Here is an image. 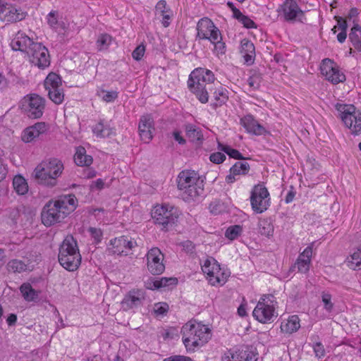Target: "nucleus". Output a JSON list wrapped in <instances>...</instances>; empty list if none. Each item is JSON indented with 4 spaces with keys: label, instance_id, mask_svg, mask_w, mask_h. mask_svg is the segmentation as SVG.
<instances>
[{
    "label": "nucleus",
    "instance_id": "7",
    "mask_svg": "<svg viewBox=\"0 0 361 361\" xmlns=\"http://www.w3.org/2000/svg\"><path fill=\"white\" fill-rule=\"evenodd\" d=\"M152 216L157 224L167 231L177 221L178 214L173 207L169 209L166 206L157 205L152 210Z\"/></svg>",
    "mask_w": 361,
    "mask_h": 361
},
{
    "label": "nucleus",
    "instance_id": "8",
    "mask_svg": "<svg viewBox=\"0 0 361 361\" xmlns=\"http://www.w3.org/2000/svg\"><path fill=\"white\" fill-rule=\"evenodd\" d=\"M274 296L263 295L253 310V317L259 322L266 324L270 322L274 316Z\"/></svg>",
    "mask_w": 361,
    "mask_h": 361
},
{
    "label": "nucleus",
    "instance_id": "15",
    "mask_svg": "<svg viewBox=\"0 0 361 361\" xmlns=\"http://www.w3.org/2000/svg\"><path fill=\"white\" fill-rule=\"evenodd\" d=\"M320 70L326 79L333 84H338L345 80V75L340 71L336 64L329 59H324L322 61Z\"/></svg>",
    "mask_w": 361,
    "mask_h": 361
},
{
    "label": "nucleus",
    "instance_id": "57",
    "mask_svg": "<svg viewBox=\"0 0 361 361\" xmlns=\"http://www.w3.org/2000/svg\"><path fill=\"white\" fill-rule=\"evenodd\" d=\"M260 82L261 78L257 75L250 76L247 80L248 85L253 89H257L259 87Z\"/></svg>",
    "mask_w": 361,
    "mask_h": 361
},
{
    "label": "nucleus",
    "instance_id": "20",
    "mask_svg": "<svg viewBox=\"0 0 361 361\" xmlns=\"http://www.w3.org/2000/svg\"><path fill=\"white\" fill-rule=\"evenodd\" d=\"M112 245V252L116 255H127L128 250H132L137 245L136 241L133 239H128L126 236H121L111 240Z\"/></svg>",
    "mask_w": 361,
    "mask_h": 361
},
{
    "label": "nucleus",
    "instance_id": "64",
    "mask_svg": "<svg viewBox=\"0 0 361 361\" xmlns=\"http://www.w3.org/2000/svg\"><path fill=\"white\" fill-rule=\"evenodd\" d=\"M173 135L174 139L180 145H183L185 143V140L180 135V133L179 131H174L173 133Z\"/></svg>",
    "mask_w": 361,
    "mask_h": 361
},
{
    "label": "nucleus",
    "instance_id": "62",
    "mask_svg": "<svg viewBox=\"0 0 361 361\" xmlns=\"http://www.w3.org/2000/svg\"><path fill=\"white\" fill-rule=\"evenodd\" d=\"M157 281V279L154 278L149 279L147 281H145V287L147 289L154 290L157 289V287H155L156 283Z\"/></svg>",
    "mask_w": 361,
    "mask_h": 361
},
{
    "label": "nucleus",
    "instance_id": "48",
    "mask_svg": "<svg viewBox=\"0 0 361 361\" xmlns=\"http://www.w3.org/2000/svg\"><path fill=\"white\" fill-rule=\"evenodd\" d=\"M322 300L326 311L331 312L333 310L334 304L331 302V295L329 293H322Z\"/></svg>",
    "mask_w": 361,
    "mask_h": 361
},
{
    "label": "nucleus",
    "instance_id": "19",
    "mask_svg": "<svg viewBox=\"0 0 361 361\" xmlns=\"http://www.w3.org/2000/svg\"><path fill=\"white\" fill-rule=\"evenodd\" d=\"M154 130V121L152 116L149 114L142 116L138 126L141 140L145 143H149L153 138Z\"/></svg>",
    "mask_w": 361,
    "mask_h": 361
},
{
    "label": "nucleus",
    "instance_id": "37",
    "mask_svg": "<svg viewBox=\"0 0 361 361\" xmlns=\"http://www.w3.org/2000/svg\"><path fill=\"white\" fill-rule=\"evenodd\" d=\"M13 185L19 195H25L28 191V185L25 179L21 176H16L13 180Z\"/></svg>",
    "mask_w": 361,
    "mask_h": 361
},
{
    "label": "nucleus",
    "instance_id": "33",
    "mask_svg": "<svg viewBox=\"0 0 361 361\" xmlns=\"http://www.w3.org/2000/svg\"><path fill=\"white\" fill-rule=\"evenodd\" d=\"M345 264L350 269L353 270L361 269V246L354 250L346 259Z\"/></svg>",
    "mask_w": 361,
    "mask_h": 361
},
{
    "label": "nucleus",
    "instance_id": "59",
    "mask_svg": "<svg viewBox=\"0 0 361 361\" xmlns=\"http://www.w3.org/2000/svg\"><path fill=\"white\" fill-rule=\"evenodd\" d=\"M245 361H256L257 360V354L250 349L249 348L246 347L245 349Z\"/></svg>",
    "mask_w": 361,
    "mask_h": 361
},
{
    "label": "nucleus",
    "instance_id": "18",
    "mask_svg": "<svg viewBox=\"0 0 361 361\" xmlns=\"http://www.w3.org/2000/svg\"><path fill=\"white\" fill-rule=\"evenodd\" d=\"M145 299V293L142 289H133L124 297L121 302L124 310L136 308L141 306Z\"/></svg>",
    "mask_w": 361,
    "mask_h": 361
},
{
    "label": "nucleus",
    "instance_id": "12",
    "mask_svg": "<svg viewBox=\"0 0 361 361\" xmlns=\"http://www.w3.org/2000/svg\"><path fill=\"white\" fill-rule=\"evenodd\" d=\"M24 110L30 118H39L44 112L45 100L38 94H30L24 99Z\"/></svg>",
    "mask_w": 361,
    "mask_h": 361
},
{
    "label": "nucleus",
    "instance_id": "58",
    "mask_svg": "<svg viewBox=\"0 0 361 361\" xmlns=\"http://www.w3.org/2000/svg\"><path fill=\"white\" fill-rule=\"evenodd\" d=\"M89 232L91 234V236L96 240V243H99L102 240V232L100 229L90 227L89 228Z\"/></svg>",
    "mask_w": 361,
    "mask_h": 361
},
{
    "label": "nucleus",
    "instance_id": "2",
    "mask_svg": "<svg viewBox=\"0 0 361 361\" xmlns=\"http://www.w3.org/2000/svg\"><path fill=\"white\" fill-rule=\"evenodd\" d=\"M78 200L73 194L62 195L54 202L49 201L44 207L41 217L46 226L61 222L77 207Z\"/></svg>",
    "mask_w": 361,
    "mask_h": 361
},
{
    "label": "nucleus",
    "instance_id": "36",
    "mask_svg": "<svg viewBox=\"0 0 361 361\" xmlns=\"http://www.w3.org/2000/svg\"><path fill=\"white\" fill-rule=\"evenodd\" d=\"M185 132L192 142H201L203 140V135L200 129L192 124L185 126Z\"/></svg>",
    "mask_w": 361,
    "mask_h": 361
},
{
    "label": "nucleus",
    "instance_id": "29",
    "mask_svg": "<svg viewBox=\"0 0 361 361\" xmlns=\"http://www.w3.org/2000/svg\"><path fill=\"white\" fill-rule=\"evenodd\" d=\"M231 272L229 270L225 268H221L219 266V269L214 271V274L209 278V282L212 286L224 285L228 278L230 276Z\"/></svg>",
    "mask_w": 361,
    "mask_h": 361
},
{
    "label": "nucleus",
    "instance_id": "52",
    "mask_svg": "<svg viewBox=\"0 0 361 361\" xmlns=\"http://www.w3.org/2000/svg\"><path fill=\"white\" fill-rule=\"evenodd\" d=\"M214 44L215 50L219 54L225 53V44L222 42V37L221 32L219 33V38L216 41H210Z\"/></svg>",
    "mask_w": 361,
    "mask_h": 361
},
{
    "label": "nucleus",
    "instance_id": "30",
    "mask_svg": "<svg viewBox=\"0 0 361 361\" xmlns=\"http://www.w3.org/2000/svg\"><path fill=\"white\" fill-rule=\"evenodd\" d=\"M300 327V319L298 315L289 317L288 319L282 322L281 324V331L289 334L297 331Z\"/></svg>",
    "mask_w": 361,
    "mask_h": 361
},
{
    "label": "nucleus",
    "instance_id": "5",
    "mask_svg": "<svg viewBox=\"0 0 361 361\" xmlns=\"http://www.w3.org/2000/svg\"><path fill=\"white\" fill-rule=\"evenodd\" d=\"M81 255L76 240L72 235H68L59 247V262L69 271H74L81 264Z\"/></svg>",
    "mask_w": 361,
    "mask_h": 361
},
{
    "label": "nucleus",
    "instance_id": "17",
    "mask_svg": "<svg viewBox=\"0 0 361 361\" xmlns=\"http://www.w3.org/2000/svg\"><path fill=\"white\" fill-rule=\"evenodd\" d=\"M27 13L11 4H0V20L7 23H16L25 18Z\"/></svg>",
    "mask_w": 361,
    "mask_h": 361
},
{
    "label": "nucleus",
    "instance_id": "16",
    "mask_svg": "<svg viewBox=\"0 0 361 361\" xmlns=\"http://www.w3.org/2000/svg\"><path fill=\"white\" fill-rule=\"evenodd\" d=\"M164 254L158 247H152L147 254V269L153 275H159L163 273L165 266L163 263Z\"/></svg>",
    "mask_w": 361,
    "mask_h": 361
},
{
    "label": "nucleus",
    "instance_id": "10",
    "mask_svg": "<svg viewBox=\"0 0 361 361\" xmlns=\"http://www.w3.org/2000/svg\"><path fill=\"white\" fill-rule=\"evenodd\" d=\"M44 87L53 102L56 104L63 102L64 94L61 88V79L59 75L54 73H49L44 80Z\"/></svg>",
    "mask_w": 361,
    "mask_h": 361
},
{
    "label": "nucleus",
    "instance_id": "50",
    "mask_svg": "<svg viewBox=\"0 0 361 361\" xmlns=\"http://www.w3.org/2000/svg\"><path fill=\"white\" fill-rule=\"evenodd\" d=\"M313 350L315 354V356L320 359L324 357L325 355V350L324 348V345L322 344L321 342H317L315 343L313 346Z\"/></svg>",
    "mask_w": 361,
    "mask_h": 361
},
{
    "label": "nucleus",
    "instance_id": "34",
    "mask_svg": "<svg viewBox=\"0 0 361 361\" xmlns=\"http://www.w3.org/2000/svg\"><path fill=\"white\" fill-rule=\"evenodd\" d=\"M349 39L355 49L361 51V27L358 24L354 25L351 28Z\"/></svg>",
    "mask_w": 361,
    "mask_h": 361
},
{
    "label": "nucleus",
    "instance_id": "45",
    "mask_svg": "<svg viewBox=\"0 0 361 361\" xmlns=\"http://www.w3.org/2000/svg\"><path fill=\"white\" fill-rule=\"evenodd\" d=\"M25 207H20L18 208H16V209H13L11 212V218L16 223L17 220L19 219H21V220L23 219L24 217L26 216L25 213Z\"/></svg>",
    "mask_w": 361,
    "mask_h": 361
},
{
    "label": "nucleus",
    "instance_id": "28",
    "mask_svg": "<svg viewBox=\"0 0 361 361\" xmlns=\"http://www.w3.org/2000/svg\"><path fill=\"white\" fill-rule=\"evenodd\" d=\"M250 171V165L247 162H236L231 169L230 173L226 178L228 183H232L236 180V176L246 175Z\"/></svg>",
    "mask_w": 361,
    "mask_h": 361
},
{
    "label": "nucleus",
    "instance_id": "61",
    "mask_svg": "<svg viewBox=\"0 0 361 361\" xmlns=\"http://www.w3.org/2000/svg\"><path fill=\"white\" fill-rule=\"evenodd\" d=\"M338 21V25L337 26H334V27L332 29V30L334 31V32H336V28L338 27L339 29L341 30V31L343 30H347V27H348V25H347V23H346V20H344L343 18L339 17L337 20Z\"/></svg>",
    "mask_w": 361,
    "mask_h": 361
},
{
    "label": "nucleus",
    "instance_id": "60",
    "mask_svg": "<svg viewBox=\"0 0 361 361\" xmlns=\"http://www.w3.org/2000/svg\"><path fill=\"white\" fill-rule=\"evenodd\" d=\"M155 8L156 11L160 14H164L168 12V11L166 10V3L164 0L159 1L157 4Z\"/></svg>",
    "mask_w": 361,
    "mask_h": 361
},
{
    "label": "nucleus",
    "instance_id": "31",
    "mask_svg": "<svg viewBox=\"0 0 361 361\" xmlns=\"http://www.w3.org/2000/svg\"><path fill=\"white\" fill-rule=\"evenodd\" d=\"M92 157L86 154V150L83 147H78L74 156V161L78 166H89L92 163Z\"/></svg>",
    "mask_w": 361,
    "mask_h": 361
},
{
    "label": "nucleus",
    "instance_id": "41",
    "mask_svg": "<svg viewBox=\"0 0 361 361\" xmlns=\"http://www.w3.org/2000/svg\"><path fill=\"white\" fill-rule=\"evenodd\" d=\"M112 38L107 34L100 35L97 40V44L99 50L106 49L111 44Z\"/></svg>",
    "mask_w": 361,
    "mask_h": 361
},
{
    "label": "nucleus",
    "instance_id": "6",
    "mask_svg": "<svg viewBox=\"0 0 361 361\" xmlns=\"http://www.w3.org/2000/svg\"><path fill=\"white\" fill-rule=\"evenodd\" d=\"M336 109L345 126L351 130L353 134L361 133V116L360 114L356 115L355 108L353 105L336 104Z\"/></svg>",
    "mask_w": 361,
    "mask_h": 361
},
{
    "label": "nucleus",
    "instance_id": "39",
    "mask_svg": "<svg viewBox=\"0 0 361 361\" xmlns=\"http://www.w3.org/2000/svg\"><path fill=\"white\" fill-rule=\"evenodd\" d=\"M8 270L13 273H20L27 269V264L19 259H12L7 264Z\"/></svg>",
    "mask_w": 361,
    "mask_h": 361
},
{
    "label": "nucleus",
    "instance_id": "38",
    "mask_svg": "<svg viewBox=\"0 0 361 361\" xmlns=\"http://www.w3.org/2000/svg\"><path fill=\"white\" fill-rule=\"evenodd\" d=\"M259 232L265 236H271L274 232V226L268 219H261L258 223Z\"/></svg>",
    "mask_w": 361,
    "mask_h": 361
},
{
    "label": "nucleus",
    "instance_id": "11",
    "mask_svg": "<svg viewBox=\"0 0 361 361\" xmlns=\"http://www.w3.org/2000/svg\"><path fill=\"white\" fill-rule=\"evenodd\" d=\"M27 54L30 61L39 68L44 69L50 65L49 51L41 43L35 42Z\"/></svg>",
    "mask_w": 361,
    "mask_h": 361
},
{
    "label": "nucleus",
    "instance_id": "63",
    "mask_svg": "<svg viewBox=\"0 0 361 361\" xmlns=\"http://www.w3.org/2000/svg\"><path fill=\"white\" fill-rule=\"evenodd\" d=\"M7 174V169L3 164L1 159H0V182L3 180Z\"/></svg>",
    "mask_w": 361,
    "mask_h": 361
},
{
    "label": "nucleus",
    "instance_id": "1",
    "mask_svg": "<svg viewBox=\"0 0 361 361\" xmlns=\"http://www.w3.org/2000/svg\"><path fill=\"white\" fill-rule=\"evenodd\" d=\"M214 73L207 69L198 68L191 72L188 81L189 90L196 95L199 101L203 104L208 102L209 92H212L216 105H222L228 99V90L217 82L216 87Z\"/></svg>",
    "mask_w": 361,
    "mask_h": 361
},
{
    "label": "nucleus",
    "instance_id": "24",
    "mask_svg": "<svg viewBox=\"0 0 361 361\" xmlns=\"http://www.w3.org/2000/svg\"><path fill=\"white\" fill-rule=\"evenodd\" d=\"M32 41L28 36L23 32H18L11 42L12 49L15 51H20L22 52L28 53V49L34 44Z\"/></svg>",
    "mask_w": 361,
    "mask_h": 361
},
{
    "label": "nucleus",
    "instance_id": "56",
    "mask_svg": "<svg viewBox=\"0 0 361 361\" xmlns=\"http://www.w3.org/2000/svg\"><path fill=\"white\" fill-rule=\"evenodd\" d=\"M238 21L240 22L246 28L257 27L255 23L247 16H243Z\"/></svg>",
    "mask_w": 361,
    "mask_h": 361
},
{
    "label": "nucleus",
    "instance_id": "22",
    "mask_svg": "<svg viewBox=\"0 0 361 361\" xmlns=\"http://www.w3.org/2000/svg\"><path fill=\"white\" fill-rule=\"evenodd\" d=\"M201 179V177L195 171H182L179 173L176 179L178 189L179 190H185L191 184L195 183V181L198 182Z\"/></svg>",
    "mask_w": 361,
    "mask_h": 361
},
{
    "label": "nucleus",
    "instance_id": "42",
    "mask_svg": "<svg viewBox=\"0 0 361 361\" xmlns=\"http://www.w3.org/2000/svg\"><path fill=\"white\" fill-rule=\"evenodd\" d=\"M242 230V227L239 225L232 226L226 229L225 235L230 240H234L240 234Z\"/></svg>",
    "mask_w": 361,
    "mask_h": 361
},
{
    "label": "nucleus",
    "instance_id": "3",
    "mask_svg": "<svg viewBox=\"0 0 361 361\" xmlns=\"http://www.w3.org/2000/svg\"><path fill=\"white\" fill-rule=\"evenodd\" d=\"M183 342L188 350L194 351L204 345L212 337L211 330L207 326L196 321H189L181 328Z\"/></svg>",
    "mask_w": 361,
    "mask_h": 361
},
{
    "label": "nucleus",
    "instance_id": "43",
    "mask_svg": "<svg viewBox=\"0 0 361 361\" xmlns=\"http://www.w3.org/2000/svg\"><path fill=\"white\" fill-rule=\"evenodd\" d=\"M157 285L155 287H157V289L160 288L167 287L171 285H176L178 283V279L176 278H166L162 277L160 279H157V281L155 282Z\"/></svg>",
    "mask_w": 361,
    "mask_h": 361
},
{
    "label": "nucleus",
    "instance_id": "23",
    "mask_svg": "<svg viewBox=\"0 0 361 361\" xmlns=\"http://www.w3.org/2000/svg\"><path fill=\"white\" fill-rule=\"evenodd\" d=\"M47 130L45 123L39 122L35 125L25 128L22 134V140L25 142H31L40 135L44 133Z\"/></svg>",
    "mask_w": 361,
    "mask_h": 361
},
{
    "label": "nucleus",
    "instance_id": "26",
    "mask_svg": "<svg viewBox=\"0 0 361 361\" xmlns=\"http://www.w3.org/2000/svg\"><path fill=\"white\" fill-rule=\"evenodd\" d=\"M312 255V245L307 246L304 251L300 254L294 268H297L298 271L301 273H306L310 269L311 257Z\"/></svg>",
    "mask_w": 361,
    "mask_h": 361
},
{
    "label": "nucleus",
    "instance_id": "51",
    "mask_svg": "<svg viewBox=\"0 0 361 361\" xmlns=\"http://www.w3.org/2000/svg\"><path fill=\"white\" fill-rule=\"evenodd\" d=\"M145 51V47L143 44L137 46L132 53L133 58L136 60H140L144 56Z\"/></svg>",
    "mask_w": 361,
    "mask_h": 361
},
{
    "label": "nucleus",
    "instance_id": "27",
    "mask_svg": "<svg viewBox=\"0 0 361 361\" xmlns=\"http://www.w3.org/2000/svg\"><path fill=\"white\" fill-rule=\"evenodd\" d=\"M240 54L245 60V63L250 66L254 63L255 59V47L254 44L245 38L240 42Z\"/></svg>",
    "mask_w": 361,
    "mask_h": 361
},
{
    "label": "nucleus",
    "instance_id": "21",
    "mask_svg": "<svg viewBox=\"0 0 361 361\" xmlns=\"http://www.w3.org/2000/svg\"><path fill=\"white\" fill-rule=\"evenodd\" d=\"M180 196L185 202H190L195 200L199 196L202 195L204 192V180H200L198 182L191 184L190 186L180 190Z\"/></svg>",
    "mask_w": 361,
    "mask_h": 361
},
{
    "label": "nucleus",
    "instance_id": "54",
    "mask_svg": "<svg viewBox=\"0 0 361 361\" xmlns=\"http://www.w3.org/2000/svg\"><path fill=\"white\" fill-rule=\"evenodd\" d=\"M154 312L158 315H163L167 312L169 305L166 303H157L154 305Z\"/></svg>",
    "mask_w": 361,
    "mask_h": 361
},
{
    "label": "nucleus",
    "instance_id": "14",
    "mask_svg": "<svg viewBox=\"0 0 361 361\" xmlns=\"http://www.w3.org/2000/svg\"><path fill=\"white\" fill-rule=\"evenodd\" d=\"M282 12L284 20L294 23L299 21L303 23L305 19L304 12L299 8L295 0H286L278 12Z\"/></svg>",
    "mask_w": 361,
    "mask_h": 361
},
{
    "label": "nucleus",
    "instance_id": "44",
    "mask_svg": "<svg viewBox=\"0 0 361 361\" xmlns=\"http://www.w3.org/2000/svg\"><path fill=\"white\" fill-rule=\"evenodd\" d=\"M47 23L52 29H56L58 27V11H51L47 16Z\"/></svg>",
    "mask_w": 361,
    "mask_h": 361
},
{
    "label": "nucleus",
    "instance_id": "55",
    "mask_svg": "<svg viewBox=\"0 0 361 361\" xmlns=\"http://www.w3.org/2000/svg\"><path fill=\"white\" fill-rule=\"evenodd\" d=\"M105 126L103 123H98L92 129L94 134L98 137H106V135H104Z\"/></svg>",
    "mask_w": 361,
    "mask_h": 361
},
{
    "label": "nucleus",
    "instance_id": "35",
    "mask_svg": "<svg viewBox=\"0 0 361 361\" xmlns=\"http://www.w3.org/2000/svg\"><path fill=\"white\" fill-rule=\"evenodd\" d=\"M20 290L26 301H35L38 298V293L28 283H23L20 287Z\"/></svg>",
    "mask_w": 361,
    "mask_h": 361
},
{
    "label": "nucleus",
    "instance_id": "40",
    "mask_svg": "<svg viewBox=\"0 0 361 361\" xmlns=\"http://www.w3.org/2000/svg\"><path fill=\"white\" fill-rule=\"evenodd\" d=\"M218 148L221 151L224 152L226 153L231 158H233L235 159H245V158L243 157L242 154L237 149L231 148L228 145H224L221 143H218Z\"/></svg>",
    "mask_w": 361,
    "mask_h": 361
},
{
    "label": "nucleus",
    "instance_id": "32",
    "mask_svg": "<svg viewBox=\"0 0 361 361\" xmlns=\"http://www.w3.org/2000/svg\"><path fill=\"white\" fill-rule=\"evenodd\" d=\"M202 270L204 274H207V279L209 280L212 274H214V271L219 269V264L218 262L212 257H207L202 264H201Z\"/></svg>",
    "mask_w": 361,
    "mask_h": 361
},
{
    "label": "nucleus",
    "instance_id": "4",
    "mask_svg": "<svg viewBox=\"0 0 361 361\" xmlns=\"http://www.w3.org/2000/svg\"><path fill=\"white\" fill-rule=\"evenodd\" d=\"M63 170L62 161L58 159L52 158L44 160L37 166L32 176L38 183L54 187L57 183V178L59 177Z\"/></svg>",
    "mask_w": 361,
    "mask_h": 361
},
{
    "label": "nucleus",
    "instance_id": "49",
    "mask_svg": "<svg viewBox=\"0 0 361 361\" xmlns=\"http://www.w3.org/2000/svg\"><path fill=\"white\" fill-rule=\"evenodd\" d=\"M209 209L212 214H219L224 210V206L219 200H215L209 204Z\"/></svg>",
    "mask_w": 361,
    "mask_h": 361
},
{
    "label": "nucleus",
    "instance_id": "25",
    "mask_svg": "<svg viewBox=\"0 0 361 361\" xmlns=\"http://www.w3.org/2000/svg\"><path fill=\"white\" fill-rule=\"evenodd\" d=\"M240 123L248 133L253 135H261L266 132L265 128L250 114L243 117L240 119Z\"/></svg>",
    "mask_w": 361,
    "mask_h": 361
},
{
    "label": "nucleus",
    "instance_id": "13",
    "mask_svg": "<svg viewBox=\"0 0 361 361\" xmlns=\"http://www.w3.org/2000/svg\"><path fill=\"white\" fill-rule=\"evenodd\" d=\"M197 37L201 39L216 41L219 38L220 31L208 18L200 19L197 25Z\"/></svg>",
    "mask_w": 361,
    "mask_h": 361
},
{
    "label": "nucleus",
    "instance_id": "9",
    "mask_svg": "<svg viewBox=\"0 0 361 361\" xmlns=\"http://www.w3.org/2000/svg\"><path fill=\"white\" fill-rule=\"evenodd\" d=\"M250 203L253 211L257 214L265 212L269 207V193L262 184L254 186L251 191Z\"/></svg>",
    "mask_w": 361,
    "mask_h": 361
},
{
    "label": "nucleus",
    "instance_id": "46",
    "mask_svg": "<svg viewBox=\"0 0 361 361\" xmlns=\"http://www.w3.org/2000/svg\"><path fill=\"white\" fill-rule=\"evenodd\" d=\"M104 101L111 102L114 101L118 97V92L116 91H106L102 90L99 94Z\"/></svg>",
    "mask_w": 361,
    "mask_h": 361
},
{
    "label": "nucleus",
    "instance_id": "47",
    "mask_svg": "<svg viewBox=\"0 0 361 361\" xmlns=\"http://www.w3.org/2000/svg\"><path fill=\"white\" fill-rule=\"evenodd\" d=\"M231 357H227L228 361H245V349H239L233 353H231Z\"/></svg>",
    "mask_w": 361,
    "mask_h": 361
},
{
    "label": "nucleus",
    "instance_id": "53",
    "mask_svg": "<svg viewBox=\"0 0 361 361\" xmlns=\"http://www.w3.org/2000/svg\"><path fill=\"white\" fill-rule=\"evenodd\" d=\"M225 159V154L219 152L212 153L209 157V160L214 164H221Z\"/></svg>",
    "mask_w": 361,
    "mask_h": 361
}]
</instances>
